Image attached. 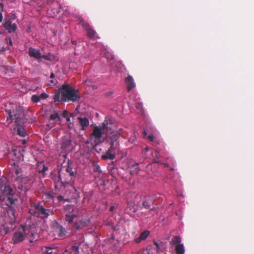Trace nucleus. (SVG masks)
Wrapping results in <instances>:
<instances>
[{"label":"nucleus","instance_id":"nucleus-1","mask_svg":"<svg viewBox=\"0 0 254 254\" xmlns=\"http://www.w3.org/2000/svg\"><path fill=\"white\" fill-rule=\"evenodd\" d=\"M80 99L78 91L67 84H63L54 96L55 102H77Z\"/></svg>","mask_w":254,"mask_h":254},{"label":"nucleus","instance_id":"nucleus-2","mask_svg":"<svg viewBox=\"0 0 254 254\" xmlns=\"http://www.w3.org/2000/svg\"><path fill=\"white\" fill-rule=\"evenodd\" d=\"M22 169L20 167L18 166L14 167L13 172V177L14 178L13 185L15 188H17L20 190L28 189L34 181L33 176L29 175L23 176L20 175Z\"/></svg>","mask_w":254,"mask_h":254},{"label":"nucleus","instance_id":"nucleus-3","mask_svg":"<svg viewBox=\"0 0 254 254\" xmlns=\"http://www.w3.org/2000/svg\"><path fill=\"white\" fill-rule=\"evenodd\" d=\"M5 112L8 115L6 120V121L8 122L7 126H9L12 122H14L16 126H22L26 121L24 110L20 106L15 107L12 109H7Z\"/></svg>","mask_w":254,"mask_h":254},{"label":"nucleus","instance_id":"nucleus-4","mask_svg":"<svg viewBox=\"0 0 254 254\" xmlns=\"http://www.w3.org/2000/svg\"><path fill=\"white\" fill-rule=\"evenodd\" d=\"M14 193V191L8 185L0 179V200H5L7 205H11L17 200Z\"/></svg>","mask_w":254,"mask_h":254},{"label":"nucleus","instance_id":"nucleus-5","mask_svg":"<svg viewBox=\"0 0 254 254\" xmlns=\"http://www.w3.org/2000/svg\"><path fill=\"white\" fill-rule=\"evenodd\" d=\"M26 238L29 239L30 243L36 241L34 234L32 232L31 229L27 226H21V228L13 234L12 241L14 244H17L22 242Z\"/></svg>","mask_w":254,"mask_h":254},{"label":"nucleus","instance_id":"nucleus-6","mask_svg":"<svg viewBox=\"0 0 254 254\" xmlns=\"http://www.w3.org/2000/svg\"><path fill=\"white\" fill-rule=\"evenodd\" d=\"M51 212L50 209L45 208L39 203L34 204L29 210V212L31 215L42 218H47Z\"/></svg>","mask_w":254,"mask_h":254},{"label":"nucleus","instance_id":"nucleus-7","mask_svg":"<svg viewBox=\"0 0 254 254\" xmlns=\"http://www.w3.org/2000/svg\"><path fill=\"white\" fill-rule=\"evenodd\" d=\"M120 136V133L118 131H113L108 135L107 140L110 145V147L112 149H115L117 151L120 150L119 138Z\"/></svg>","mask_w":254,"mask_h":254},{"label":"nucleus","instance_id":"nucleus-8","mask_svg":"<svg viewBox=\"0 0 254 254\" xmlns=\"http://www.w3.org/2000/svg\"><path fill=\"white\" fill-rule=\"evenodd\" d=\"M75 207L73 205H66L65 207L64 220L68 224H74V221L77 218V215L74 213Z\"/></svg>","mask_w":254,"mask_h":254},{"label":"nucleus","instance_id":"nucleus-9","mask_svg":"<svg viewBox=\"0 0 254 254\" xmlns=\"http://www.w3.org/2000/svg\"><path fill=\"white\" fill-rule=\"evenodd\" d=\"M181 238L179 236H174L170 241V244L175 245V250L176 254H184L185 249L183 244H181Z\"/></svg>","mask_w":254,"mask_h":254},{"label":"nucleus","instance_id":"nucleus-10","mask_svg":"<svg viewBox=\"0 0 254 254\" xmlns=\"http://www.w3.org/2000/svg\"><path fill=\"white\" fill-rule=\"evenodd\" d=\"M2 26L9 33L15 32L17 28L16 24H12V21H10V19H7V17L5 18L4 21L2 24Z\"/></svg>","mask_w":254,"mask_h":254},{"label":"nucleus","instance_id":"nucleus-11","mask_svg":"<svg viewBox=\"0 0 254 254\" xmlns=\"http://www.w3.org/2000/svg\"><path fill=\"white\" fill-rule=\"evenodd\" d=\"M102 134L103 132L101 127H99L97 126L94 127L92 132L90 134V137H95L94 143L96 145L101 142V137Z\"/></svg>","mask_w":254,"mask_h":254},{"label":"nucleus","instance_id":"nucleus-12","mask_svg":"<svg viewBox=\"0 0 254 254\" xmlns=\"http://www.w3.org/2000/svg\"><path fill=\"white\" fill-rule=\"evenodd\" d=\"M80 24L84 28L87 32V36L89 38H92L95 36L96 34L95 31H94L88 24L85 22L84 20L82 18L80 19Z\"/></svg>","mask_w":254,"mask_h":254},{"label":"nucleus","instance_id":"nucleus-13","mask_svg":"<svg viewBox=\"0 0 254 254\" xmlns=\"http://www.w3.org/2000/svg\"><path fill=\"white\" fill-rule=\"evenodd\" d=\"M58 182L61 181L63 184H64L70 182L72 179V177L66 173H62L61 170H60L58 172Z\"/></svg>","mask_w":254,"mask_h":254},{"label":"nucleus","instance_id":"nucleus-14","mask_svg":"<svg viewBox=\"0 0 254 254\" xmlns=\"http://www.w3.org/2000/svg\"><path fill=\"white\" fill-rule=\"evenodd\" d=\"M118 151L115 149H112L111 147H109L105 154L102 155L101 159L103 160H113L116 158V152Z\"/></svg>","mask_w":254,"mask_h":254},{"label":"nucleus","instance_id":"nucleus-15","mask_svg":"<svg viewBox=\"0 0 254 254\" xmlns=\"http://www.w3.org/2000/svg\"><path fill=\"white\" fill-rule=\"evenodd\" d=\"M156 198V196L155 195L145 196V200L142 203L143 206L145 209H150L151 205L153 204Z\"/></svg>","mask_w":254,"mask_h":254},{"label":"nucleus","instance_id":"nucleus-16","mask_svg":"<svg viewBox=\"0 0 254 254\" xmlns=\"http://www.w3.org/2000/svg\"><path fill=\"white\" fill-rule=\"evenodd\" d=\"M89 222V220L81 219L75 221L73 226L76 230H79L87 226Z\"/></svg>","mask_w":254,"mask_h":254},{"label":"nucleus","instance_id":"nucleus-17","mask_svg":"<svg viewBox=\"0 0 254 254\" xmlns=\"http://www.w3.org/2000/svg\"><path fill=\"white\" fill-rule=\"evenodd\" d=\"M28 54L30 57L38 60L41 59V53L39 50L30 47L28 50Z\"/></svg>","mask_w":254,"mask_h":254},{"label":"nucleus","instance_id":"nucleus-18","mask_svg":"<svg viewBox=\"0 0 254 254\" xmlns=\"http://www.w3.org/2000/svg\"><path fill=\"white\" fill-rule=\"evenodd\" d=\"M125 82L127 84V90L128 92L130 91L135 86L133 79L130 75H128L126 78Z\"/></svg>","mask_w":254,"mask_h":254},{"label":"nucleus","instance_id":"nucleus-19","mask_svg":"<svg viewBox=\"0 0 254 254\" xmlns=\"http://www.w3.org/2000/svg\"><path fill=\"white\" fill-rule=\"evenodd\" d=\"M78 120L81 127V129L85 130L89 124L88 119L87 118H82L81 117H78Z\"/></svg>","mask_w":254,"mask_h":254},{"label":"nucleus","instance_id":"nucleus-20","mask_svg":"<svg viewBox=\"0 0 254 254\" xmlns=\"http://www.w3.org/2000/svg\"><path fill=\"white\" fill-rule=\"evenodd\" d=\"M56 232L58 233V235L60 238H64L65 237L66 231L65 229L61 225L57 226Z\"/></svg>","mask_w":254,"mask_h":254},{"label":"nucleus","instance_id":"nucleus-21","mask_svg":"<svg viewBox=\"0 0 254 254\" xmlns=\"http://www.w3.org/2000/svg\"><path fill=\"white\" fill-rule=\"evenodd\" d=\"M43 252L42 254H57L58 251L56 249L50 247H45L43 249Z\"/></svg>","mask_w":254,"mask_h":254},{"label":"nucleus","instance_id":"nucleus-22","mask_svg":"<svg viewBox=\"0 0 254 254\" xmlns=\"http://www.w3.org/2000/svg\"><path fill=\"white\" fill-rule=\"evenodd\" d=\"M17 134L21 137H24L26 135V131L23 127H21V126H17Z\"/></svg>","mask_w":254,"mask_h":254},{"label":"nucleus","instance_id":"nucleus-23","mask_svg":"<svg viewBox=\"0 0 254 254\" xmlns=\"http://www.w3.org/2000/svg\"><path fill=\"white\" fill-rule=\"evenodd\" d=\"M71 144V140L69 139H64L62 143L61 147L63 149H65Z\"/></svg>","mask_w":254,"mask_h":254},{"label":"nucleus","instance_id":"nucleus-24","mask_svg":"<svg viewBox=\"0 0 254 254\" xmlns=\"http://www.w3.org/2000/svg\"><path fill=\"white\" fill-rule=\"evenodd\" d=\"M11 155L15 156V158H13L14 160H19L20 158V156L21 155L20 152L19 150H17V149H12V151L11 152Z\"/></svg>","mask_w":254,"mask_h":254},{"label":"nucleus","instance_id":"nucleus-25","mask_svg":"<svg viewBox=\"0 0 254 254\" xmlns=\"http://www.w3.org/2000/svg\"><path fill=\"white\" fill-rule=\"evenodd\" d=\"M65 173L68 174V175L73 178L74 176V172L72 171V167L68 164L65 169Z\"/></svg>","mask_w":254,"mask_h":254},{"label":"nucleus","instance_id":"nucleus-26","mask_svg":"<svg viewBox=\"0 0 254 254\" xmlns=\"http://www.w3.org/2000/svg\"><path fill=\"white\" fill-rule=\"evenodd\" d=\"M104 55L105 58L109 61L112 60L114 59V56L110 53H109L107 51H105L104 52Z\"/></svg>","mask_w":254,"mask_h":254},{"label":"nucleus","instance_id":"nucleus-27","mask_svg":"<svg viewBox=\"0 0 254 254\" xmlns=\"http://www.w3.org/2000/svg\"><path fill=\"white\" fill-rule=\"evenodd\" d=\"M78 247L76 246H72L71 248L70 254H77L78 252Z\"/></svg>","mask_w":254,"mask_h":254},{"label":"nucleus","instance_id":"nucleus-28","mask_svg":"<svg viewBox=\"0 0 254 254\" xmlns=\"http://www.w3.org/2000/svg\"><path fill=\"white\" fill-rule=\"evenodd\" d=\"M149 231H144L143 232H142L140 235L141 239H143V240H145L149 235Z\"/></svg>","mask_w":254,"mask_h":254},{"label":"nucleus","instance_id":"nucleus-29","mask_svg":"<svg viewBox=\"0 0 254 254\" xmlns=\"http://www.w3.org/2000/svg\"><path fill=\"white\" fill-rule=\"evenodd\" d=\"M40 100V97L39 96L36 95H33L31 97V101L34 103H38Z\"/></svg>","mask_w":254,"mask_h":254},{"label":"nucleus","instance_id":"nucleus-30","mask_svg":"<svg viewBox=\"0 0 254 254\" xmlns=\"http://www.w3.org/2000/svg\"><path fill=\"white\" fill-rule=\"evenodd\" d=\"M50 118L52 120H55L57 118H58L59 119V114L57 113L51 114L50 116Z\"/></svg>","mask_w":254,"mask_h":254},{"label":"nucleus","instance_id":"nucleus-31","mask_svg":"<svg viewBox=\"0 0 254 254\" xmlns=\"http://www.w3.org/2000/svg\"><path fill=\"white\" fill-rule=\"evenodd\" d=\"M153 243H154V245L156 246V250L157 252H160V250L161 249L160 244L156 241H154Z\"/></svg>","mask_w":254,"mask_h":254},{"label":"nucleus","instance_id":"nucleus-32","mask_svg":"<svg viewBox=\"0 0 254 254\" xmlns=\"http://www.w3.org/2000/svg\"><path fill=\"white\" fill-rule=\"evenodd\" d=\"M4 41L6 43H8L9 45H10V46H12V40H11V38L10 37H6L4 39Z\"/></svg>","mask_w":254,"mask_h":254},{"label":"nucleus","instance_id":"nucleus-33","mask_svg":"<svg viewBox=\"0 0 254 254\" xmlns=\"http://www.w3.org/2000/svg\"><path fill=\"white\" fill-rule=\"evenodd\" d=\"M40 99H45L48 98L49 95L45 92L42 93L39 96Z\"/></svg>","mask_w":254,"mask_h":254},{"label":"nucleus","instance_id":"nucleus-34","mask_svg":"<svg viewBox=\"0 0 254 254\" xmlns=\"http://www.w3.org/2000/svg\"><path fill=\"white\" fill-rule=\"evenodd\" d=\"M48 167H47V166H46L45 165H44L43 166L42 169L39 171V173H42V174H43L44 175V173H45V172L48 170Z\"/></svg>","mask_w":254,"mask_h":254},{"label":"nucleus","instance_id":"nucleus-35","mask_svg":"<svg viewBox=\"0 0 254 254\" xmlns=\"http://www.w3.org/2000/svg\"><path fill=\"white\" fill-rule=\"evenodd\" d=\"M135 107L138 109L142 110L143 108L142 104L140 102L137 103L136 104Z\"/></svg>","mask_w":254,"mask_h":254},{"label":"nucleus","instance_id":"nucleus-36","mask_svg":"<svg viewBox=\"0 0 254 254\" xmlns=\"http://www.w3.org/2000/svg\"><path fill=\"white\" fill-rule=\"evenodd\" d=\"M50 177L52 180H55L57 181H58V177L56 176V174H54L53 173H52L50 175Z\"/></svg>","mask_w":254,"mask_h":254},{"label":"nucleus","instance_id":"nucleus-37","mask_svg":"<svg viewBox=\"0 0 254 254\" xmlns=\"http://www.w3.org/2000/svg\"><path fill=\"white\" fill-rule=\"evenodd\" d=\"M100 166L99 165L95 164L94 165V170L95 172H100Z\"/></svg>","mask_w":254,"mask_h":254},{"label":"nucleus","instance_id":"nucleus-38","mask_svg":"<svg viewBox=\"0 0 254 254\" xmlns=\"http://www.w3.org/2000/svg\"><path fill=\"white\" fill-rule=\"evenodd\" d=\"M16 18V15L15 13L11 14L9 18H7V19H10V21L12 20H14Z\"/></svg>","mask_w":254,"mask_h":254},{"label":"nucleus","instance_id":"nucleus-39","mask_svg":"<svg viewBox=\"0 0 254 254\" xmlns=\"http://www.w3.org/2000/svg\"><path fill=\"white\" fill-rule=\"evenodd\" d=\"M147 138L148 139L151 141V142H152L153 141V140H154V137L152 135H149L148 136H147Z\"/></svg>","mask_w":254,"mask_h":254},{"label":"nucleus","instance_id":"nucleus-40","mask_svg":"<svg viewBox=\"0 0 254 254\" xmlns=\"http://www.w3.org/2000/svg\"><path fill=\"white\" fill-rule=\"evenodd\" d=\"M157 158H159L160 157L159 152L158 150H155L154 154Z\"/></svg>","mask_w":254,"mask_h":254},{"label":"nucleus","instance_id":"nucleus-41","mask_svg":"<svg viewBox=\"0 0 254 254\" xmlns=\"http://www.w3.org/2000/svg\"><path fill=\"white\" fill-rule=\"evenodd\" d=\"M4 9V4L2 2L0 3V12H2Z\"/></svg>","mask_w":254,"mask_h":254},{"label":"nucleus","instance_id":"nucleus-42","mask_svg":"<svg viewBox=\"0 0 254 254\" xmlns=\"http://www.w3.org/2000/svg\"><path fill=\"white\" fill-rule=\"evenodd\" d=\"M68 115V112L67 111L64 110L63 113V116L64 118L66 117Z\"/></svg>","mask_w":254,"mask_h":254},{"label":"nucleus","instance_id":"nucleus-43","mask_svg":"<svg viewBox=\"0 0 254 254\" xmlns=\"http://www.w3.org/2000/svg\"><path fill=\"white\" fill-rule=\"evenodd\" d=\"M141 240H143L141 239L140 236H139V237L135 239V242H136V243H138L140 242Z\"/></svg>","mask_w":254,"mask_h":254},{"label":"nucleus","instance_id":"nucleus-44","mask_svg":"<svg viewBox=\"0 0 254 254\" xmlns=\"http://www.w3.org/2000/svg\"><path fill=\"white\" fill-rule=\"evenodd\" d=\"M6 50V48L3 46L0 45V52H4Z\"/></svg>","mask_w":254,"mask_h":254},{"label":"nucleus","instance_id":"nucleus-45","mask_svg":"<svg viewBox=\"0 0 254 254\" xmlns=\"http://www.w3.org/2000/svg\"><path fill=\"white\" fill-rule=\"evenodd\" d=\"M3 19V15L1 12H0V23L2 22Z\"/></svg>","mask_w":254,"mask_h":254},{"label":"nucleus","instance_id":"nucleus-46","mask_svg":"<svg viewBox=\"0 0 254 254\" xmlns=\"http://www.w3.org/2000/svg\"><path fill=\"white\" fill-rule=\"evenodd\" d=\"M64 199V197L62 195H59L58 196V199L60 201Z\"/></svg>","mask_w":254,"mask_h":254},{"label":"nucleus","instance_id":"nucleus-47","mask_svg":"<svg viewBox=\"0 0 254 254\" xmlns=\"http://www.w3.org/2000/svg\"><path fill=\"white\" fill-rule=\"evenodd\" d=\"M41 59H45V60H48V58H47V56L46 55H42L41 54Z\"/></svg>","mask_w":254,"mask_h":254},{"label":"nucleus","instance_id":"nucleus-48","mask_svg":"<svg viewBox=\"0 0 254 254\" xmlns=\"http://www.w3.org/2000/svg\"><path fill=\"white\" fill-rule=\"evenodd\" d=\"M149 150V147L147 146L145 148L144 151L145 152H146L148 151Z\"/></svg>","mask_w":254,"mask_h":254},{"label":"nucleus","instance_id":"nucleus-49","mask_svg":"<svg viewBox=\"0 0 254 254\" xmlns=\"http://www.w3.org/2000/svg\"><path fill=\"white\" fill-rule=\"evenodd\" d=\"M115 209V207L114 206H111L110 208V211H113Z\"/></svg>","mask_w":254,"mask_h":254},{"label":"nucleus","instance_id":"nucleus-50","mask_svg":"<svg viewBox=\"0 0 254 254\" xmlns=\"http://www.w3.org/2000/svg\"><path fill=\"white\" fill-rule=\"evenodd\" d=\"M50 78H53L54 77H55V74L54 73H51V74H50Z\"/></svg>","mask_w":254,"mask_h":254},{"label":"nucleus","instance_id":"nucleus-51","mask_svg":"<svg viewBox=\"0 0 254 254\" xmlns=\"http://www.w3.org/2000/svg\"><path fill=\"white\" fill-rule=\"evenodd\" d=\"M107 127V125L105 124H103V128L105 129V128H106Z\"/></svg>","mask_w":254,"mask_h":254},{"label":"nucleus","instance_id":"nucleus-52","mask_svg":"<svg viewBox=\"0 0 254 254\" xmlns=\"http://www.w3.org/2000/svg\"><path fill=\"white\" fill-rule=\"evenodd\" d=\"M50 82H51L52 84H55L56 83V81H55V80H51L50 81Z\"/></svg>","mask_w":254,"mask_h":254},{"label":"nucleus","instance_id":"nucleus-53","mask_svg":"<svg viewBox=\"0 0 254 254\" xmlns=\"http://www.w3.org/2000/svg\"><path fill=\"white\" fill-rule=\"evenodd\" d=\"M66 121L68 122H70V118L69 117L66 118Z\"/></svg>","mask_w":254,"mask_h":254},{"label":"nucleus","instance_id":"nucleus-54","mask_svg":"<svg viewBox=\"0 0 254 254\" xmlns=\"http://www.w3.org/2000/svg\"><path fill=\"white\" fill-rule=\"evenodd\" d=\"M25 142H26V140H23V144H24Z\"/></svg>","mask_w":254,"mask_h":254},{"label":"nucleus","instance_id":"nucleus-55","mask_svg":"<svg viewBox=\"0 0 254 254\" xmlns=\"http://www.w3.org/2000/svg\"><path fill=\"white\" fill-rule=\"evenodd\" d=\"M72 43H73V44H76V42H75V41H73V42H72Z\"/></svg>","mask_w":254,"mask_h":254},{"label":"nucleus","instance_id":"nucleus-56","mask_svg":"<svg viewBox=\"0 0 254 254\" xmlns=\"http://www.w3.org/2000/svg\"><path fill=\"white\" fill-rule=\"evenodd\" d=\"M68 127L69 128H70V127H70V125H68Z\"/></svg>","mask_w":254,"mask_h":254},{"label":"nucleus","instance_id":"nucleus-57","mask_svg":"<svg viewBox=\"0 0 254 254\" xmlns=\"http://www.w3.org/2000/svg\"><path fill=\"white\" fill-rule=\"evenodd\" d=\"M2 33L1 31H0V35L1 34H2Z\"/></svg>","mask_w":254,"mask_h":254},{"label":"nucleus","instance_id":"nucleus-58","mask_svg":"<svg viewBox=\"0 0 254 254\" xmlns=\"http://www.w3.org/2000/svg\"><path fill=\"white\" fill-rule=\"evenodd\" d=\"M154 163H157V161H154Z\"/></svg>","mask_w":254,"mask_h":254},{"label":"nucleus","instance_id":"nucleus-59","mask_svg":"<svg viewBox=\"0 0 254 254\" xmlns=\"http://www.w3.org/2000/svg\"><path fill=\"white\" fill-rule=\"evenodd\" d=\"M66 252H67V250L65 251V253H66Z\"/></svg>","mask_w":254,"mask_h":254},{"label":"nucleus","instance_id":"nucleus-60","mask_svg":"<svg viewBox=\"0 0 254 254\" xmlns=\"http://www.w3.org/2000/svg\"><path fill=\"white\" fill-rule=\"evenodd\" d=\"M144 134L146 135V133L145 132V131H144Z\"/></svg>","mask_w":254,"mask_h":254},{"label":"nucleus","instance_id":"nucleus-61","mask_svg":"<svg viewBox=\"0 0 254 254\" xmlns=\"http://www.w3.org/2000/svg\"><path fill=\"white\" fill-rule=\"evenodd\" d=\"M148 254H150L149 253H148Z\"/></svg>","mask_w":254,"mask_h":254}]
</instances>
